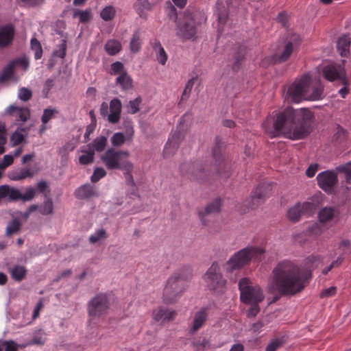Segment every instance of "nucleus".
Returning <instances> with one entry per match:
<instances>
[{"label": "nucleus", "instance_id": "nucleus-1", "mask_svg": "<svg viewBox=\"0 0 351 351\" xmlns=\"http://www.w3.org/2000/svg\"><path fill=\"white\" fill-rule=\"evenodd\" d=\"M304 287L300 267L292 261L285 260L278 263L273 269L267 291L280 295H294L304 290Z\"/></svg>", "mask_w": 351, "mask_h": 351}, {"label": "nucleus", "instance_id": "nucleus-2", "mask_svg": "<svg viewBox=\"0 0 351 351\" xmlns=\"http://www.w3.org/2000/svg\"><path fill=\"white\" fill-rule=\"evenodd\" d=\"M306 121L302 111H278L263 123L271 137L285 136L293 140L304 137Z\"/></svg>", "mask_w": 351, "mask_h": 351}, {"label": "nucleus", "instance_id": "nucleus-3", "mask_svg": "<svg viewBox=\"0 0 351 351\" xmlns=\"http://www.w3.org/2000/svg\"><path fill=\"white\" fill-rule=\"evenodd\" d=\"M130 156L128 151L115 150L109 148L101 156V160L108 169H120L123 171L126 184L134 187L135 182L132 176L134 164L128 160Z\"/></svg>", "mask_w": 351, "mask_h": 351}, {"label": "nucleus", "instance_id": "nucleus-4", "mask_svg": "<svg viewBox=\"0 0 351 351\" xmlns=\"http://www.w3.org/2000/svg\"><path fill=\"white\" fill-rule=\"evenodd\" d=\"M191 278V274L186 269H179L173 273L167 279L162 293V300L166 304L176 302L184 292L187 282Z\"/></svg>", "mask_w": 351, "mask_h": 351}, {"label": "nucleus", "instance_id": "nucleus-5", "mask_svg": "<svg viewBox=\"0 0 351 351\" xmlns=\"http://www.w3.org/2000/svg\"><path fill=\"white\" fill-rule=\"evenodd\" d=\"M265 252L263 247L247 245L234 253L224 265V269L227 272L241 269L252 261H259Z\"/></svg>", "mask_w": 351, "mask_h": 351}, {"label": "nucleus", "instance_id": "nucleus-6", "mask_svg": "<svg viewBox=\"0 0 351 351\" xmlns=\"http://www.w3.org/2000/svg\"><path fill=\"white\" fill-rule=\"evenodd\" d=\"M205 21L201 12L186 10L179 20L176 35L184 40H194L197 37L199 26Z\"/></svg>", "mask_w": 351, "mask_h": 351}, {"label": "nucleus", "instance_id": "nucleus-7", "mask_svg": "<svg viewBox=\"0 0 351 351\" xmlns=\"http://www.w3.org/2000/svg\"><path fill=\"white\" fill-rule=\"evenodd\" d=\"M223 143L219 137H216L215 140V146L213 149V156L215 160V163L213 167L208 169L207 167H203L200 163H195L192 165L190 169V173L191 178L193 180L202 179L204 177V173L206 171H215L217 173H220L222 167L221 162L223 159L222 148Z\"/></svg>", "mask_w": 351, "mask_h": 351}, {"label": "nucleus", "instance_id": "nucleus-8", "mask_svg": "<svg viewBox=\"0 0 351 351\" xmlns=\"http://www.w3.org/2000/svg\"><path fill=\"white\" fill-rule=\"evenodd\" d=\"M110 308V300L106 293H99L92 298L87 304L90 319H99L106 315Z\"/></svg>", "mask_w": 351, "mask_h": 351}, {"label": "nucleus", "instance_id": "nucleus-9", "mask_svg": "<svg viewBox=\"0 0 351 351\" xmlns=\"http://www.w3.org/2000/svg\"><path fill=\"white\" fill-rule=\"evenodd\" d=\"M241 300L245 304L260 303L264 299L261 287L253 285L249 278H241L239 282Z\"/></svg>", "mask_w": 351, "mask_h": 351}, {"label": "nucleus", "instance_id": "nucleus-10", "mask_svg": "<svg viewBox=\"0 0 351 351\" xmlns=\"http://www.w3.org/2000/svg\"><path fill=\"white\" fill-rule=\"evenodd\" d=\"M307 88V75L304 73L301 78L295 80L288 88L285 95L287 102L298 104L305 99V92Z\"/></svg>", "mask_w": 351, "mask_h": 351}, {"label": "nucleus", "instance_id": "nucleus-11", "mask_svg": "<svg viewBox=\"0 0 351 351\" xmlns=\"http://www.w3.org/2000/svg\"><path fill=\"white\" fill-rule=\"evenodd\" d=\"M321 73L329 82L337 81L346 84V71L343 63L328 62L321 68Z\"/></svg>", "mask_w": 351, "mask_h": 351}, {"label": "nucleus", "instance_id": "nucleus-12", "mask_svg": "<svg viewBox=\"0 0 351 351\" xmlns=\"http://www.w3.org/2000/svg\"><path fill=\"white\" fill-rule=\"evenodd\" d=\"M207 287L210 290L220 291L226 284V280L223 277L218 263H213L204 276Z\"/></svg>", "mask_w": 351, "mask_h": 351}, {"label": "nucleus", "instance_id": "nucleus-13", "mask_svg": "<svg viewBox=\"0 0 351 351\" xmlns=\"http://www.w3.org/2000/svg\"><path fill=\"white\" fill-rule=\"evenodd\" d=\"M319 186L328 193H332L334 186L338 182L337 173L331 171L319 173L317 176Z\"/></svg>", "mask_w": 351, "mask_h": 351}, {"label": "nucleus", "instance_id": "nucleus-14", "mask_svg": "<svg viewBox=\"0 0 351 351\" xmlns=\"http://www.w3.org/2000/svg\"><path fill=\"white\" fill-rule=\"evenodd\" d=\"M162 0H134L133 8L138 16L146 20L148 17L147 11H151Z\"/></svg>", "mask_w": 351, "mask_h": 351}, {"label": "nucleus", "instance_id": "nucleus-15", "mask_svg": "<svg viewBox=\"0 0 351 351\" xmlns=\"http://www.w3.org/2000/svg\"><path fill=\"white\" fill-rule=\"evenodd\" d=\"M269 191L270 185L269 184L263 183L259 184L252 193L249 202L250 208L254 209L261 204Z\"/></svg>", "mask_w": 351, "mask_h": 351}, {"label": "nucleus", "instance_id": "nucleus-16", "mask_svg": "<svg viewBox=\"0 0 351 351\" xmlns=\"http://www.w3.org/2000/svg\"><path fill=\"white\" fill-rule=\"evenodd\" d=\"M221 206V200L219 199H216L212 202L208 204L204 208L200 209L198 211V216L202 223L205 226L208 225L210 221L208 217L219 213L220 211Z\"/></svg>", "mask_w": 351, "mask_h": 351}, {"label": "nucleus", "instance_id": "nucleus-17", "mask_svg": "<svg viewBox=\"0 0 351 351\" xmlns=\"http://www.w3.org/2000/svg\"><path fill=\"white\" fill-rule=\"evenodd\" d=\"M307 209V203L298 202L293 206L288 208L286 217L287 219L291 223H297L300 221L302 216L304 214Z\"/></svg>", "mask_w": 351, "mask_h": 351}, {"label": "nucleus", "instance_id": "nucleus-18", "mask_svg": "<svg viewBox=\"0 0 351 351\" xmlns=\"http://www.w3.org/2000/svg\"><path fill=\"white\" fill-rule=\"evenodd\" d=\"M176 315L174 310L160 306L154 311L152 317L156 322L165 323L173 320Z\"/></svg>", "mask_w": 351, "mask_h": 351}, {"label": "nucleus", "instance_id": "nucleus-19", "mask_svg": "<svg viewBox=\"0 0 351 351\" xmlns=\"http://www.w3.org/2000/svg\"><path fill=\"white\" fill-rule=\"evenodd\" d=\"M183 136L180 132H176L168 141L165 146L163 154L165 158L173 155L180 146Z\"/></svg>", "mask_w": 351, "mask_h": 351}, {"label": "nucleus", "instance_id": "nucleus-20", "mask_svg": "<svg viewBox=\"0 0 351 351\" xmlns=\"http://www.w3.org/2000/svg\"><path fill=\"white\" fill-rule=\"evenodd\" d=\"M208 318V313L206 308H201L197 311L193 317L190 332L194 333L199 330L206 323Z\"/></svg>", "mask_w": 351, "mask_h": 351}, {"label": "nucleus", "instance_id": "nucleus-21", "mask_svg": "<svg viewBox=\"0 0 351 351\" xmlns=\"http://www.w3.org/2000/svg\"><path fill=\"white\" fill-rule=\"evenodd\" d=\"M19 190L8 184L0 186V202L2 199H8L13 202L19 200Z\"/></svg>", "mask_w": 351, "mask_h": 351}, {"label": "nucleus", "instance_id": "nucleus-22", "mask_svg": "<svg viewBox=\"0 0 351 351\" xmlns=\"http://www.w3.org/2000/svg\"><path fill=\"white\" fill-rule=\"evenodd\" d=\"M75 195L77 198L83 199L97 196L98 193L93 186L90 184H85L75 190Z\"/></svg>", "mask_w": 351, "mask_h": 351}, {"label": "nucleus", "instance_id": "nucleus-23", "mask_svg": "<svg viewBox=\"0 0 351 351\" xmlns=\"http://www.w3.org/2000/svg\"><path fill=\"white\" fill-rule=\"evenodd\" d=\"M35 173L28 168L12 170L8 173V178L11 180L19 181L27 178H32Z\"/></svg>", "mask_w": 351, "mask_h": 351}, {"label": "nucleus", "instance_id": "nucleus-24", "mask_svg": "<svg viewBox=\"0 0 351 351\" xmlns=\"http://www.w3.org/2000/svg\"><path fill=\"white\" fill-rule=\"evenodd\" d=\"M14 36V28L7 25L0 28V47H6L12 43Z\"/></svg>", "mask_w": 351, "mask_h": 351}, {"label": "nucleus", "instance_id": "nucleus-25", "mask_svg": "<svg viewBox=\"0 0 351 351\" xmlns=\"http://www.w3.org/2000/svg\"><path fill=\"white\" fill-rule=\"evenodd\" d=\"M152 47L156 54V60L161 65H165L167 60V54L159 41H155Z\"/></svg>", "mask_w": 351, "mask_h": 351}, {"label": "nucleus", "instance_id": "nucleus-26", "mask_svg": "<svg viewBox=\"0 0 351 351\" xmlns=\"http://www.w3.org/2000/svg\"><path fill=\"white\" fill-rule=\"evenodd\" d=\"M350 45V38L348 36L344 35L339 38L337 47L342 57H346L348 55Z\"/></svg>", "mask_w": 351, "mask_h": 351}, {"label": "nucleus", "instance_id": "nucleus-27", "mask_svg": "<svg viewBox=\"0 0 351 351\" xmlns=\"http://www.w3.org/2000/svg\"><path fill=\"white\" fill-rule=\"evenodd\" d=\"M336 210L334 208L326 206L322 208L318 213L319 221L322 223H325L331 221L335 217Z\"/></svg>", "mask_w": 351, "mask_h": 351}, {"label": "nucleus", "instance_id": "nucleus-28", "mask_svg": "<svg viewBox=\"0 0 351 351\" xmlns=\"http://www.w3.org/2000/svg\"><path fill=\"white\" fill-rule=\"evenodd\" d=\"M10 274L13 280L20 282L25 277L27 269L23 265H14L10 269Z\"/></svg>", "mask_w": 351, "mask_h": 351}, {"label": "nucleus", "instance_id": "nucleus-29", "mask_svg": "<svg viewBox=\"0 0 351 351\" xmlns=\"http://www.w3.org/2000/svg\"><path fill=\"white\" fill-rule=\"evenodd\" d=\"M116 82L122 89L128 90L132 88L133 81L127 71L121 73V75L117 77Z\"/></svg>", "mask_w": 351, "mask_h": 351}, {"label": "nucleus", "instance_id": "nucleus-30", "mask_svg": "<svg viewBox=\"0 0 351 351\" xmlns=\"http://www.w3.org/2000/svg\"><path fill=\"white\" fill-rule=\"evenodd\" d=\"M82 154L80 156V162L82 165L91 163L94 159V150L90 145H87L86 148L82 150Z\"/></svg>", "mask_w": 351, "mask_h": 351}, {"label": "nucleus", "instance_id": "nucleus-31", "mask_svg": "<svg viewBox=\"0 0 351 351\" xmlns=\"http://www.w3.org/2000/svg\"><path fill=\"white\" fill-rule=\"evenodd\" d=\"M108 237V234L106 230L104 228H99L95 230V232L89 237L88 240L90 243L95 244L98 242L106 239Z\"/></svg>", "mask_w": 351, "mask_h": 351}, {"label": "nucleus", "instance_id": "nucleus-32", "mask_svg": "<svg viewBox=\"0 0 351 351\" xmlns=\"http://www.w3.org/2000/svg\"><path fill=\"white\" fill-rule=\"evenodd\" d=\"M21 223L19 220L17 219H13L8 223L6 227L5 235L7 237H10L14 234H18L21 230Z\"/></svg>", "mask_w": 351, "mask_h": 351}, {"label": "nucleus", "instance_id": "nucleus-33", "mask_svg": "<svg viewBox=\"0 0 351 351\" xmlns=\"http://www.w3.org/2000/svg\"><path fill=\"white\" fill-rule=\"evenodd\" d=\"M141 47V34L138 30L136 31L132 36L130 43V51L133 53L138 52Z\"/></svg>", "mask_w": 351, "mask_h": 351}, {"label": "nucleus", "instance_id": "nucleus-34", "mask_svg": "<svg viewBox=\"0 0 351 351\" xmlns=\"http://www.w3.org/2000/svg\"><path fill=\"white\" fill-rule=\"evenodd\" d=\"M117 10L112 5L104 7L100 12V17L105 21H112L115 15Z\"/></svg>", "mask_w": 351, "mask_h": 351}, {"label": "nucleus", "instance_id": "nucleus-35", "mask_svg": "<svg viewBox=\"0 0 351 351\" xmlns=\"http://www.w3.org/2000/svg\"><path fill=\"white\" fill-rule=\"evenodd\" d=\"M121 45L116 40H110L105 45L106 51L110 56H114L119 52Z\"/></svg>", "mask_w": 351, "mask_h": 351}, {"label": "nucleus", "instance_id": "nucleus-36", "mask_svg": "<svg viewBox=\"0 0 351 351\" xmlns=\"http://www.w3.org/2000/svg\"><path fill=\"white\" fill-rule=\"evenodd\" d=\"M311 93L308 95V101H316L322 98L324 86L321 83H317L312 87Z\"/></svg>", "mask_w": 351, "mask_h": 351}, {"label": "nucleus", "instance_id": "nucleus-37", "mask_svg": "<svg viewBox=\"0 0 351 351\" xmlns=\"http://www.w3.org/2000/svg\"><path fill=\"white\" fill-rule=\"evenodd\" d=\"M14 62L11 61L3 70L1 75H0V82H4L10 80L14 75Z\"/></svg>", "mask_w": 351, "mask_h": 351}, {"label": "nucleus", "instance_id": "nucleus-38", "mask_svg": "<svg viewBox=\"0 0 351 351\" xmlns=\"http://www.w3.org/2000/svg\"><path fill=\"white\" fill-rule=\"evenodd\" d=\"M107 145V138L105 136H99L97 137L92 143L88 144V145H90L91 148L95 151L98 152H102Z\"/></svg>", "mask_w": 351, "mask_h": 351}, {"label": "nucleus", "instance_id": "nucleus-39", "mask_svg": "<svg viewBox=\"0 0 351 351\" xmlns=\"http://www.w3.org/2000/svg\"><path fill=\"white\" fill-rule=\"evenodd\" d=\"M39 213L43 215L53 214V204L51 198H47L43 202L39 207Z\"/></svg>", "mask_w": 351, "mask_h": 351}, {"label": "nucleus", "instance_id": "nucleus-40", "mask_svg": "<svg viewBox=\"0 0 351 351\" xmlns=\"http://www.w3.org/2000/svg\"><path fill=\"white\" fill-rule=\"evenodd\" d=\"M197 80L196 77H192L190 80H189L185 85V87L183 90L180 101H186L191 95V90L194 86L195 82Z\"/></svg>", "mask_w": 351, "mask_h": 351}, {"label": "nucleus", "instance_id": "nucleus-41", "mask_svg": "<svg viewBox=\"0 0 351 351\" xmlns=\"http://www.w3.org/2000/svg\"><path fill=\"white\" fill-rule=\"evenodd\" d=\"M74 18H79L80 21L82 23H86L91 19V13L90 10H76L73 12Z\"/></svg>", "mask_w": 351, "mask_h": 351}, {"label": "nucleus", "instance_id": "nucleus-42", "mask_svg": "<svg viewBox=\"0 0 351 351\" xmlns=\"http://www.w3.org/2000/svg\"><path fill=\"white\" fill-rule=\"evenodd\" d=\"M66 41L64 39H62L60 43L57 45L56 49L53 51L54 56L64 58L66 56Z\"/></svg>", "mask_w": 351, "mask_h": 351}, {"label": "nucleus", "instance_id": "nucleus-43", "mask_svg": "<svg viewBox=\"0 0 351 351\" xmlns=\"http://www.w3.org/2000/svg\"><path fill=\"white\" fill-rule=\"evenodd\" d=\"M31 49L34 51V58L36 60L40 59L43 56V49L40 43L36 38H32Z\"/></svg>", "mask_w": 351, "mask_h": 351}, {"label": "nucleus", "instance_id": "nucleus-44", "mask_svg": "<svg viewBox=\"0 0 351 351\" xmlns=\"http://www.w3.org/2000/svg\"><path fill=\"white\" fill-rule=\"evenodd\" d=\"M128 140L121 132L114 133L111 137V143L114 146H121Z\"/></svg>", "mask_w": 351, "mask_h": 351}, {"label": "nucleus", "instance_id": "nucleus-45", "mask_svg": "<svg viewBox=\"0 0 351 351\" xmlns=\"http://www.w3.org/2000/svg\"><path fill=\"white\" fill-rule=\"evenodd\" d=\"M293 52V45L291 43H288L282 51L278 56V59L280 62L286 61Z\"/></svg>", "mask_w": 351, "mask_h": 351}, {"label": "nucleus", "instance_id": "nucleus-46", "mask_svg": "<svg viewBox=\"0 0 351 351\" xmlns=\"http://www.w3.org/2000/svg\"><path fill=\"white\" fill-rule=\"evenodd\" d=\"M25 137L23 131H15L10 138V142L13 146H16L24 141Z\"/></svg>", "mask_w": 351, "mask_h": 351}, {"label": "nucleus", "instance_id": "nucleus-47", "mask_svg": "<svg viewBox=\"0 0 351 351\" xmlns=\"http://www.w3.org/2000/svg\"><path fill=\"white\" fill-rule=\"evenodd\" d=\"M339 171L343 172L346 175V180L347 183L351 181V162L344 165H341L337 168Z\"/></svg>", "mask_w": 351, "mask_h": 351}, {"label": "nucleus", "instance_id": "nucleus-48", "mask_svg": "<svg viewBox=\"0 0 351 351\" xmlns=\"http://www.w3.org/2000/svg\"><path fill=\"white\" fill-rule=\"evenodd\" d=\"M124 65L121 62H115L111 64V75H121L123 72H125Z\"/></svg>", "mask_w": 351, "mask_h": 351}, {"label": "nucleus", "instance_id": "nucleus-49", "mask_svg": "<svg viewBox=\"0 0 351 351\" xmlns=\"http://www.w3.org/2000/svg\"><path fill=\"white\" fill-rule=\"evenodd\" d=\"M193 344L197 349L208 350L212 348L210 341L206 338H204L202 340H196Z\"/></svg>", "mask_w": 351, "mask_h": 351}, {"label": "nucleus", "instance_id": "nucleus-50", "mask_svg": "<svg viewBox=\"0 0 351 351\" xmlns=\"http://www.w3.org/2000/svg\"><path fill=\"white\" fill-rule=\"evenodd\" d=\"M36 191L32 187H28L26 189V191L24 194H22L19 191V199H22L23 201H29L32 200L35 196Z\"/></svg>", "mask_w": 351, "mask_h": 351}, {"label": "nucleus", "instance_id": "nucleus-51", "mask_svg": "<svg viewBox=\"0 0 351 351\" xmlns=\"http://www.w3.org/2000/svg\"><path fill=\"white\" fill-rule=\"evenodd\" d=\"M106 175V172L104 169L101 167L96 168L91 176L90 180L93 182H97L101 178H104Z\"/></svg>", "mask_w": 351, "mask_h": 351}, {"label": "nucleus", "instance_id": "nucleus-52", "mask_svg": "<svg viewBox=\"0 0 351 351\" xmlns=\"http://www.w3.org/2000/svg\"><path fill=\"white\" fill-rule=\"evenodd\" d=\"M346 137V133L340 125H337L336 128V132L333 135V138L335 141H343Z\"/></svg>", "mask_w": 351, "mask_h": 351}, {"label": "nucleus", "instance_id": "nucleus-53", "mask_svg": "<svg viewBox=\"0 0 351 351\" xmlns=\"http://www.w3.org/2000/svg\"><path fill=\"white\" fill-rule=\"evenodd\" d=\"M336 292L337 287L332 286L330 287L322 290V292L320 293V298H325L332 297L336 294Z\"/></svg>", "mask_w": 351, "mask_h": 351}, {"label": "nucleus", "instance_id": "nucleus-54", "mask_svg": "<svg viewBox=\"0 0 351 351\" xmlns=\"http://www.w3.org/2000/svg\"><path fill=\"white\" fill-rule=\"evenodd\" d=\"M259 303H251L248 304L250 305V308L247 311V316L248 317H255L260 311Z\"/></svg>", "mask_w": 351, "mask_h": 351}, {"label": "nucleus", "instance_id": "nucleus-55", "mask_svg": "<svg viewBox=\"0 0 351 351\" xmlns=\"http://www.w3.org/2000/svg\"><path fill=\"white\" fill-rule=\"evenodd\" d=\"M14 157L11 154L5 155L3 158V161L0 162V169H4L13 163Z\"/></svg>", "mask_w": 351, "mask_h": 351}, {"label": "nucleus", "instance_id": "nucleus-56", "mask_svg": "<svg viewBox=\"0 0 351 351\" xmlns=\"http://www.w3.org/2000/svg\"><path fill=\"white\" fill-rule=\"evenodd\" d=\"M282 342L279 339H274L271 341L266 347V351H276L281 347Z\"/></svg>", "mask_w": 351, "mask_h": 351}, {"label": "nucleus", "instance_id": "nucleus-57", "mask_svg": "<svg viewBox=\"0 0 351 351\" xmlns=\"http://www.w3.org/2000/svg\"><path fill=\"white\" fill-rule=\"evenodd\" d=\"M32 97V92L25 88H22L19 91V98L23 101H27Z\"/></svg>", "mask_w": 351, "mask_h": 351}, {"label": "nucleus", "instance_id": "nucleus-58", "mask_svg": "<svg viewBox=\"0 0 351 351\" xmlns=\"http://www.w3.org/2000/svg\"><path fill=\"white\" fill-rule=\"evenodd\" d=\"M121 111H110V113L108 115V121L112 123H116L120 119Z\"/></svg>", "mask_w": 351, "mask_h": 351}, {"label": "nucleus", "instance_id": "nucleus-59", "mask_svg": "<svg viewBox=\"0 0 351 351\" xmlns=\"http://www.w3.org/2000/svg\"><path fill=\"white\" fill-rule=\"evenodd\" d=\"M293 238L295 242L300 245H303L305 243L306 240V233L304 231L301 233H297L293 236Z\"/></svg>", "mask_w": 351, "mask_h": 351}, {"label": "nucleus", "instance_id": "nucleus-60", "mask_svg": "<svg viewBox=\"0 0 351 351\" xmlns=\"http://www.w3.org/2000/svg\"><path fill=\"white\" fill-rule=\"evenodd\" d=\"M142 101V99L140 97H136L134 100H131L129 102L128 108H130L131 110H139L140 104Z\"/></svg>", "mask_w": 351, "mask_h": 351}, {"label": "nucleus", "instance_id": "nucleus-61", "mask_svg": "<svg viewBox=\"0 0 351 351\" xmlns=\"http://www.w3.org/2000/svg\"><path fill=\"white\" fill-rule=\"evenodd\" d=\"M3 344L5 346V351L18 350V346L13 341H5Z\"/></svg>", "mask_w": 351, "mask_h": 351}, {"label": "nucleus", "instance_id": "nucleus-62", "mask_svg": "<svg viewBox=\"0 0 351 351\" xmlns=\"http://www.w3.org/2000/svg\"><path fill=\"white\" fill-rule=\"evenodd\" d=\"M121 102L117 98H114L110 102V110H121Z\"/></svg>", "mask_w": 351, "mask_h": 351}, {"label": "nucleus", "instance_id": "nucleus-63", "mask_svg": "<svg viewBox=\"0 0 351 351\" xmlns=\"http://www.w3.org/2000/svg\"><path fill=\"white\" fill-rule=\"evenodd\" d=\"M13 62H14V65L15 66L17 65V64H19L21 65L25 70H26L28 66H29V62L27 60V59H26L25 58H19V59H15V60H12Z\"/></svg>", "mask_w": 351, "mask_h": 351}, {"label": "nucleus", "instance_id": "nucleus-64", "mask_svg": "<svg viewBox=\"0 0 351 351\" xmlns=\"http://www.w3.org/2000/svg\"><path fill=\"white\" fill-rule=\"evenodd\" d=\"M264 325L263 322L258 321L252 326L251 330L254 333H259Z\"/></svg>", "mask_w": 351, "mask_h": 351}]
</instances>
